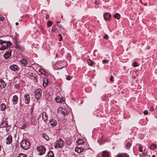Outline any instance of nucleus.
Masks as SVG:
<instances>
[{
  "label": "nucleus",
  "mask_w": 157,
  "mask_h": 157,
  "mask_svg": "<svg viewBox=\"0 0 157 157\" xmlns=\"http://www.w3.org/2000/svg\"><path fill=\"white\" fill-rule=\"evenodd\" d=\"M11 45L10 41H6L0 40V50H3L7 48Z\"/></svg>",
  "instance_id": "obj_1"
},
{
  "label": "nucleus",
  "mask_w": 157,
  "mask_h": 157,
  "mask_svg": "<svg viewBox=\"0 0 157 157\" xmlns=\"http://www.w3.org/2000/svg\"><path fill=\"white\" fill-rule=\"evenodd\" d=\"M67 65V62L63 60L56 63L54 65V68L55 69H60L65 67Z\"/></svg>",
  "instance_id": "obj_2"
},
{
  "label": "nucleus",
  "mask_w": 157,
  "mask_h": 157,
  "mask_svg": "<svg viewBox=\"0 0 157 157\" xmlns=\"http://www.w3.org/2000/svg\"><path fill=\"white\" fill-rule=\"evenodd\" d=\"M30 146L29 142L26 139L23 140L20 143L21 147L25 150L29 149Z\"/></svg>",
  "instance_id": "obj_3"
},
{
  "label": "nucleus",
  "mask_w": 157,
  "mask_h": 157,
  "mask_svg": "<svg viewBox=\"0 0 157 157\" xmlns=\"http://www.w3.org/2000/svg\"><path fill=\"white\" fill-rule=\"evenodd\" d=\"M46 150V148L43 145L39 146L36 149L38 154L40 155H43L45 153Z\"/></svg>",
  "instance_id": "obj_4"
},
{
  "label": "nucleus",
  "mask_w": 157,
  "mask_h": 157,
  "mask_svg": "<svg viewBox=\"0 0 157 157\" xmlns=\"http://www.w3.org/2000/svg\"><path fill=\"white\" fill-rule=\"evenodd\" d=\"M64 145V142L63 140L59 139L56 141V144L55 145V147L57 148H62Z\"/></svg>",
  "instance_id": "obj_5"
},
{
  "label": "nucleus",
  "mask_w": 157,
  "mask_h": 157,
  "mask_svg": "<svg viewBox=\"0 0 157 157\" xmlns=\"http://www.w3.org/2000/svg\"><path fill=\"white\" fill-rule=\"evenodd\" d=\"M42 91L40 89L36 90L35 91V98L37 99L40 98L42 96Z\"/></svg>",
  "instance_id": "obj_6"
},
{
  "label": "nucleus",
  "mask_w": 157,
  "mask_h": 157,
  "mask_svg": "<svg viewBox=\"0 0 157 157\" xmlns=\"http://www.w3.org/2000/svg\"><path fill=\"white\" fill-rule=\"evenodd\" d=\"M10 69L14 71H18L20 69V68L16 64H12L9 67Z\"/></svg>",
  "instance_id": "obj_7"
},
{
  "label": "nucleus",
  "mask_w": 157,
  "mask_h": 157,
  "mask_svg": "<svg viewBox=\"0 0 157 157\" xmlns=\"http://www.w3.org/2000/svg\"><path fill=\"white\" fill-rule=\"evenodd\" d=\"M49 123L50 124L51 127H54L57 125V121L56 119L52 118L49 121Z\"/></svg>",
  "instance_id": "obj_8"
},
{
  "label": "nucleus",
  "mask_w": 157,
  "mask_h": 157,
  "mask_svg": "<svg viewBox=\"0 0 157 157\" xmlns=\"http://www.w3.org/2000/svg\"><path fill=\"white\" fill-rule=\"evenodd\" d=\"M103 17L105 21H110L111 15L110 13H105L103 15Z\"/></svg>",
  "instance_id": "obj_9"
},
{
  "label": "nucleus",
  "mask_w": 157,
  "mask_h": 157,
  "mask_svg": "<svg viewBox=\"0 0 157 157\" xmlns=\"http://www.w3.org/2000/svg\"><path fill=\"white\" fill-rule=\"evenodd\" d=\"M24 100L25 103L27 104H29L30 101V98L29 94H26L24 95Z\"/></svg>",
  "instance_id": "obj_10"
},
{
  "label": "nucleus",
  "mask_w": 157,
  "mask_h": 157,
  "mask_svg": "<svg viewBox=\"0 0 157 157\" xmlns=\"http://www.w3.org/2000/svg\"><path fill=\"white\" fill-rule=\"evenodd\" d=\"M12 50L9 49L4 55V56L5 59H7L10 57L11 55Z\"/></svg>",
  "instance_id": "obj_11"
},
{
  "label": "nucleus",
  "mask_w": 157,
  "mask_h": 157,
  "mask_svg": "<svg viewBox=\"0 0 157 157\" xmlns=\"http://www.w3.org/2000/svg\"><path fill=\"white\" fill-rule=\"evenodd\" d=\"M65 99L62 97L57 96L55 98V100L57 103H62L64 101Z\"/></svg>",
  "instance_id": "obj_12"
},
{
  "label": "nucleus",
  "mask_w": 157,
  "mask_h": 157,
  "mask_svg": "<svg viewBox=\"0 0 157 157\" xmlns=\"http://www.w3.org/2000/svg\"><path fill=\"white\" fill-rule=\"evenodd\" d=\"M20 62L21 63L22 66L25 67L27 66L28 63V60L27 59L24 58L20 60Z\"/></svg>",
  "instance_id": "obj_13"
},
{
  "label": "nucleus",
  "mask_w": 157,
  "mask_h": 157,
  "mask_svg": "<svg viewBox=\"0 0 157 157\" xmlns=\"http://www.w3.org/2000/svg\"><path fill=\"white\" fill-rule=\"evenodd\" d=\"M18 98L16 95H14L12 99V102L14 105H15L18 103Z\"/></svg>",
  "instance_id": "obj_14"
},
{
  "label": "nucleus",
  "mask_w": 157,
  "mask_h": 157,
  "mask_svg": "<svg viewBox=\"0 0 157 157\" xmlns=\"http://www.w3.org/2000/svg\"><path fill=\"white\" fill-rule=\"evenodd\" d=\"M16 47L15 48L18 49L20 50L21 51H23L24 50V47L19 44L17 41H16L15 43Z\"/></svg>",
  "instance_id": "obj_15"
},
{
  "label": "nucleus",
  "mask_w": 157,
  "mask_h": 157,
  "mask_svg": "<svg viewBox=\"0 0 157 157\" xmlns=\"http://www.w3.org/2000/svg\"><path fill=\"white\" fill-rule=\"evenodd\" d=\"M12 141V136L10 135L8 136L6 138V144H10Z\"/></svg>",
  "instance_id": "obj_16"
},
{
  "label": "nucleus",
  "mask_w": 157,
  "mask_h": 157,
  "mask_svg": "<svg viewBox=\"0 0 157 157\" xmlns=\"http://www.w3.org/2000/svg\"><path fill=\"white\" fill-rule=\"evenodd\" d=\"M84 148L82 147H76L75 148V151L78 153L82 152L84 150Z\"/></svg>",
  "instance_id": "obj_17"
},
{
  "label": "nucleus",
  "mask_w": 157,
  "mask_h": 157,
  "mask_svg": "<svg viewBox=\"0 0 157 157\" xmlns=\"http://www.w3.org/2000/svg\"><path fill=\"white\" fill-rule=\"evenodd\" d=\"M6 86V83L2 79H0V88L1 89L4 88Z\"/></svg>",
  "instance_id": "obj_18"
},
{
  "label": "nucleus",
  "mask_w": 157,
  "mask_h": 157,
  "mask_svg": "<svg viewBox=\"0 0 157 157\" xmlns=\"http://www.w3.org/2000/svg\"><path fill=\"white\" fill-rule=\"evenodd\" d=\"M42 118L44 122H46L48 120V116L45 112H43L42 113Z\"/></svg>",
  "instance_id": "obj_19"
},
{
  "label": "nucleus",
  "mask_w": 157,
  "mask_h": 157,
  "mask_svg": "<svg viewBox=\"0 0 157 157\" xmlns=\"http://www.w3.org/2000/svg\"><path fill=\"white\" fill-rule=\"evenodd\" d=\"M102 157H109V154L106 151H103L102 152Z\"/></svg>",
  "instance_id": "obj_20"
},
{
  "label": "nucleus",
  "mask_w": 157,
  "mask_h": 157,
  "mask_svg": "<svg viewBox=\"0 0 157 157\" xmlns=\"http://www.w3.org/2000/svg\"><path fill=\"white\" fill-rule=\"evenodd\" d=\"M61 112L62 114L64 115H67L68 113V112L66 109L63 108L61 110Z\"/></svg>",
  "instance_id": "obj_21"
},
{
  "label": "nucleus",
  "mask_w": 157,
  "mask_h": 157,
  "mask_svg": "<svg viewBox=\"0 0 157 157\" xmlns=\"http://www.w3.org/2000/svg\"><path fill=\"white\" fill-rule=\"evenodd\" d=\"M36 123L37 121L36 119L34 117H32L31 119V124L35 126Z\"/></svg>",
  "instance_id": "obj_22"
},
{
  "label": "nucleus",
  "mask_w": 157,
  "mask_h": 157,
  "mask_svg": "<svg viewBox=\"0 0 157 157\" xmlns=\"http://www.w3.org/2000/svg\"><path fill=\"white\" fill-rule=\"evenodd\" d=\"M46 156L47 157H54V154L52 151H50L48 152Z\"/></svg>",
  "instance_id": "obj_23"
},
{
  "label": "nucleus",
  "mask_w": 157,
  "mask_h": 157,
  "mask_svg": "<svg viewBox=\"0 0 157 157\" xmlns=\"http://www.w3.org/2000/svg\"><path fill=\"white\" fill-rule=\"evenodd\" d=\"M6 108V105L4 103H2L0 105V110L2 111H4L5 110Z\"/></svg>",
  "instance_id": "obj_24"
},
{
  "label": "nucleus",
  "mask_w": 157,
  "mask_h": 157,
  "mask_svg": "<svg viewBox=\"0 0 157 157\" xmlns=\"http://www.w3.org/2000/svg\"><path fill=\"white\" fill-rule=\"evenodd\" d=\"M87 62L88 63V64L89 66H92L93 65L95 64L93 62V61L90 59H87Z\"/></svg>",
  "instance_id": "obj_25"
},
{
  "label": "nucleus",
  "mask_w": 157,
  "mask_h": 157,
  "mask_svg": "<svg viewBox=\"0 0 157 157\" xmlns=\"http://www.w3.org/2000/svg\"><path fill=\"white\" fill-rule=\"evenodd\" d=\"M48 83V80L46 78H44L43 80V85L44 87H46Z\"/></svg>",
  "instance_id": "obj_26"
},
{
  "label": "nucleus",
  "mask_w": 157,
  "mask_h": 157,
  "mask_svg": "<svg viewBox=\"0 0 157 157\" xmlns=\"http://www.w3.org/2000/svg\"><path fill=\"white\" fill-rule=\"evenodd\" d=\"M113 17L115 19H119L121 17L120 15L118 13H116L113 15Z\"/></svg>",
  "instance_id": "obj_27"
},
{
  "label": "nucleus",
  "mask_w": 157,
  "mask_h": 157,
  "mask_svg": "<svg viewBox=\"0 0 157 157\" xmlns=\"http://www.w3.org/2000/svg\"><path fill=\"white\" fill-rule=\"evenodd\" d=\"M156 148V145L155 144H153L150 145L149 148L151 150H154Z\"/></svg>",
  "instance_id": "obj_28"
},
{
  "label": "nucleus",
  "mask_w": 157,
  "mask_h": 157,
  "mask_svg": "<svg viewBox=\"0 0 157 157\" xmlns=\"http://www.w3.org/2000/svg\"><path fill=\"white\" fill-rule=\"evenodd\" d=\"M42 136L43 138L45 139L47 141H48L49 139V137L46 134H43L42 135Z\"/></svg>",
  "instance_id": "obj_29"
},
{
  "label": "nucleus",
  "mask_w": 157,
  "mask_h": 157,
  "mask_svg": "<svg viewBox=\"0 0 157 157\" xmlns=\"http://www.w3.org/2000/svg\"><path fill=\"white\" fill-rule=\"evenodd\" d=\"M76 142L78 144H82L84 143V141L83 139H78L76 141Z\"/></svg>",
  "instance_id": "obj_30"
},
{
  "label": "nucleus",
  "mask_w": 157,
  "mask_h": 157,
  "mask_svg": "<svg viewBox=\"0 0 157 157\" xmlns=\"http://www.w3.org/2000/svg\"><path fill=\"white\" fill-rule=\"evenodd\" d=\"M31 78L33 80L34 82H37V77L36 76L34 75H32L31 76Z\"/></svg>",
  "instance_id": "obj_31"
},
{
  "label": "nucleus",
  "mask_w": 157,
  "mask_h": 157,
  "mask_svg": "<svg viewBox=\"0 0 157 157\" xmlns=\"http://www.w3.org/2000/svg\"><path fill=\"white\" fill-rule=\"evenodd\" d=\"M52 31L55 33H57L59 32L58 30L57 29L56 27H53Z\"/></svg>",
  "instance_id": "obj_32"
},
{
  "label": "nucleus",
  "mask_w": 157,
  "mask_h": 157,
  "mask_svg": "<svg viewBox=\"0 0 157 157\" xmlns=\"http://www.w3.org/2000/svg\"><path fill=\"white\" fill-rule=\"evenodd\" d=\"M26 155L25 154L20 153L18 154L17 157H26Z\"/></svg>",
  "instance_id": "obj_33"
},
{
  "label": "nucleus",
  "mask_w": 157,
  "mask_h": 157,
  "mask_svg": "<svg viewBox=\"0 0 157 157\" xmlns=\"http://www.w3.org/2000/svg\"><path fill=\"white\" fill-rule=\"evenodd\" d=\"M131 143L130 142H128L126 145V148L127 149H128V148H129L131 146Z\"/></svg>",
  "instance_id": "obj_34"
},
{
  "label": "nucleus",
  "mask_w": 157,
  "mask_h": 157,
  "mask_svg": "<svg viewBox=\"0 0 157 157\" xmlns=\"http://www.w3.org/2000/svg\"><path fill=\"white\" fill-rule=\"evenodd\" d=\"M5 20V18L2 15H0V21H4Z\"/></svg>",
  "instance_id": "obj_35"
},
{
  "label": "nucleus",
  "mask_w": 157,
  "mask_h": 157,
  "mask_svg": "<svg viewBox=\"0 0 157 157\" xmlns=\"http://www.w3.org/2000/svg\"><path fill=\"white\" fill-rule=\"evenodd\" d=\"M139 64L136 62H134L133 63V66L134 67H136L138 66Z\"/></svg>",
  "instance_id": "obj_36"
},
{
  "label": "nucleus",
  "mask_w": 157,
  "mask_h": 157,
  "mask_svg": "<svg viewBox=\"0 0 157 157\" xmlns=\"http://www.w3.org/2000/svg\"><path fill=\"white\" fill-rule=\"evenodd\" d=\"M19 86L20 83L15 84L14 85V88L17 89H18L19 87Z\"/></svg>",
  "instance_id": "obj_37"
},
{
  "label": "nucleus",
  "mask_w": 157,
  "mask_h": 157,
  "mask_svg": "<svg viewBox=\"0 0 157 157\" xmlns=\"http://www.w3.org/2000/svg\"><path fill=\"white\" fill-rule=\"evenodd\" d=\"M139 151L140 152H142L143 151V148L140 145H139Z\"/></svg>",
  "instance_id": "obj_38"
},
{
  "label": "nucleus",
  "mask_w": 157,
  "mask_h": 157,
  "mask_svg": "<svg viewBox=\"0 0 157 157\" xmlns=\"http://www.w3.org/2000/svg\"><path fill=\"white\" fill-rule=\"evenodd\" d=\"M72 78V77L71 76L68 75L66 79L67 80H71Z\"/></svg>",
  "instance_id": "obj_39"
},
{
  "label": "nucleus",
  "mask_w": 157,
  "mask_h": 157,
  "mask_svg": "<svg viewBox=\"0 0 157 157\" xmlns=\"http://www.w3.org/2000/svg\"><path fill=\"white\" fill-rule=\"evenodd\" d=\"M109 62V60L107 59H103L102 60V63L104 64L108 63Z\"/></svg>",
  "instance_id": "obj_40"
},
{
  "label": "nucleus",
  "mask_w": 157,
  "mask_h": 157,
  "mask_svg": "<svg viewBox=\"0 0 157 157\" xmlns=\"http://www.w3.org/2000/svg\"><path fill=\"white\" fill-rule=\"evenodd\" d=\"M52 23L51 21H48V22H47V25L48 26H51L52 25Z\"/></svg>",
  "instance_id": "obj_41"
},
{
  "label": "nucleus",
  "mask_w": 157,
  "mask_h": 157,
  "mask_svg": "<svg viewBox=\"0 0 157 157\" xmlns=\"http://www.w3.org/2000/svg\"><path fill=\"white\" fill-rule=\"evenodd\" d=\"M59 41H61L62 40V37L61 34L59 35Z\"/></svg>",
  "instance_id": "obj_42"
},
{
  "label": "nucleus",
  "mask_w": 157,
  "mask_h": 157,
  "mask_svg": "<svg viewBox=\"0 0 157 157\" xmlns=\"http://www.w3.org/2000/svg\"><path fill=\"white\" fill-rule=\"evenodd\" d=\"M124 154L119 155L117 157H124Z\"/></svg>",
  "instance_id": "obj_43"
},
{
  "label": "nucleus",
  "mask_w": 157,
  "mask_h": 157,
  "mask_svg": "<svg viewBox=\"0 0 157 157\" xmlns=\"http://www.w3.org/2000/svg\"><path fill=\"white\" fill-rule=\"evenodd\" d=\"M103 38L105 39H108L109 38V36L108 35L106 34L104 36Z\"/></svg>",
  "instance_id": "obj_44"
},
{
  "label": "nucleus",
  "mask_w": 157,
  "mask_h": 157,
  "mask_svg": "<svg viewBox=\"0 0 157 157\" xmlns=\"http://www.w3.org/2000/svg\"><path fill=\"white\" fill-rule=\"evenodd\" d=\"M144 115H147L148 113V111L147 110H145L144 112Z\"/></svg>",
  "instance_id": "obj_45"
},
{
  "label": "nucleus",
  "mask_w": 157,
  "mask_h": 157,
  "mask_svg": "<svg viewBox=\"0 0 157 157\" xmlns=\"http://www.w3.org/2000/svg\"><path fill=\"white\" fill-rule=\"evenodd\" d=\"M26 125L25 124H24L20 128L21 129H23L25 128H26Z\"/></svg>",
  "instance_id": "obj_46"
},
{
  "label": "nucleus",
  "mask_w": 157,
  "mask_h": 157,
  "mask_svg": "<svg viewBox=\"0 0 157 157\" xmlns=\"http://www.w3.org/2000/svg\"><path fill=\"white\" fill-rule=\"evenodd\" d=\"M154 108L152 107H151L150 108V109H149L150 111H154Z\"/></svg>",
  "instance_id": "obj_47"
},
{
  "label": "nucleus",
  "mask_w": 157,
  "mask_h": 157,
  "mask_svg": "<svg viewBox=\"0 0 157 157\" xmlns=\"http://www.w3.org/2000/svg\"><path fill=\"white\" fill-rule=\"evenodd\" d=\"M16 36H15V40H16V42L17 41V36H19V35L17 34H16Z\"/></svg>",
  "instance_id": "obj_48"
},
{
  "label": "nucleus",
  "mask_w": 157,
  "mask_h": 157,
  "mask_svg": "<svg viewBox=\"0 0 157 157\" xmlns=\"http://www.w3.org/2000/svg\"><path fill=\"white\" fill-rule=\"evenodd\" d=\"M113 77L112 76H111L110 78V80L111 81H113Z\"/></svg>",
  "instance_id": "obj_49"
},
{
  "label": "nucleus",
  "mask_w": 157,
  "mask_h": 157,
  "mask_svg": "<svg viewBox=\"0 0 157 157\" xmlns=\"http://www.w3.org/2000/svg\"><path fill=\"white\" fill-rule=\"evenodd\" d=\"M124 154V157H129V155L128 154H126V153Z\"/></svg>",
  "instance_id": "obj_50"
},
{
  "label": "nucleus",
  "mask_w": 157,
  "mask_h": 157,
  "mask_svg": "<svg viewBox=\"0 0 157 157\" xmlns=\"http://www.w3.org/2000/svg\"><path fill=\"white\" fill-rule=\"evenodd\" d=\"M10 126H7V127H6V130H9V129H10Z\"/></svg>",
  "instance_id": "obj_51"
},
{
  "label": "nucleus",
  "mask_w": 157,
  "mask_h": 157,
  "mask_svg": "<svg viewBox=\"0 0 157 157\" xmlns=\"http://www.w3.org/2000/svg\"><path fill=\"white\" fill-rule=\"evenodd\" d=\"M143 155L144 156H145L146 154V153H145V152H144V153H143Z\"/></svg>",
  "instance_id": "obj_52"
},
{
  "label": "nucleus",
  "mask_w": 157,
  "mask_h": 157,
  "mask_svg": "<svg viewBox=\"0 0 157 157\" xmlns=\"http://www.w3.org/2000/svg\"><path fill=\"white\" fill-rule=\"evenodd\" d=\"M80 157H85L84 156L82 155H81Z\"/></svg>",
  "instance_id": "obj_53"
},
{
  "label": "nucleus",
  "mask_w": 157,
  "mask_h": 157,
  "mask_svg": "<svg viewBox=\"0 0 157 157\" xmlns=\"http://www.w3.org/2000/svg\"><path fill=\"white\" fill-rule=\"evenodd\" d=\"M18 24H19V23H18V22H16V23H15V25H18Z\"/></svg>",
  "instance_id": "obj_54"
},
{
  "label": "nucleus",
  "mask_w": 157,
  "mask_h": 157,
  "mask_svg": "<svg viewBox=\"0 0 157 157\" xmlns=\"http://www.w3.org/2000/svg\"><path fill=\"white\" fill-rule=\"evenodd\" d=\"M57 26H59L62 27V26L61 25H57Z\"/></svg>",
  "instance_id": "obj_55"
},
{
  "label": "nucleus",
  "mask_w": 157,
  "mask_h": 157,
  "mask_svg": "<svg viewBox=\"0 0 157 157\" xmlns=\"http://www.w3.org/2000/svg\"><path fill=\"white\" fill-rule=\"evenodd\" d=\"M152 157H155V155H153L152 156Z\"/></svg>",
  "instance_id": "obj_56"
},
{
  "label": "nucleus",
  "mask_w": 157,
  "mask_h": 157,
  "mask_svg": "<svg viewBox=\"0 0 157 157\" xmlns=\"http://www.w3.org/2000/svg\"><path fill=\"white\" fill-rule=\"evenodd\" d=\"M5 124L6 125V126L7 125V123H5Z\"/></svg>",
  "instance_id": "obj_57"
},
{
  "label": "nucleus",
  "mask_w": 157,
  "mask_h": 157,
  "mask_svg": "<svg viewBox=\"0 0 157 157\" xmlns=\"http://www.w3.org/2000/svg\"><path fill=\"white\" fill-rule=\"evenodd\" d=\"M59 21H58V22H57V23H59Z\"/></svg>",
  "instance_id": "obj_58"
},
{
  "label": "nucleus",
  "mask_w": 157,
  "mask_h": 157,
  "mask_svg": "<svg viewBox=\"0 0 157 157\" xmlns=\"http://www.w3.org/2000/svg\"><path fill=\"white\" fill-rule=\"evenodd\" d=\"M63 17V16H61V17L62 18Z\"/></svg>",
  "instance_id": "obj_59"
}]
</instances>
